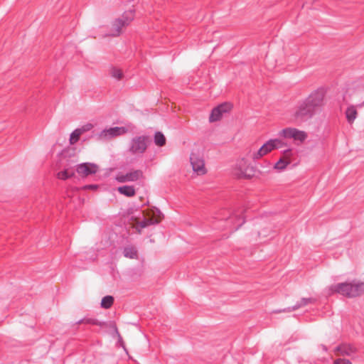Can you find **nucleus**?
I'll return each instance as SVG.
<instances>
[{
  "instance_id": "7",
  "label": "nucleus",
  "mask_w": 364,
  "mask_h": 364,
  "mask_svg": "<svg viewBox=\"0 0 364 364\" xmlns=\"http://www.w3.org/2000/svg\"><path fill=\"white\" fill-rule=\"evenodd\" d=\"M190 161L194 172L198 174L205 173V162L199 154L191 152L190 155Z\"/></svg>"
},
{
  "instance_id": "16",
  "label": "nucleus",
  "mask_w": 364,
  "mask_h": 364,
  "mask_svg": "<svg viewBox=\"0 0 364 364\" xmlns=\"http://www.w3.org/2000/svg\"><path fill=\"white\" fill-rule=\"evenodd\" d=\"M123 255L125 257L135 259L137 257V250L132 245L126 246L123 249Z\"/></svg>"
},
{
  "instance_id": "15",
  "label": "nucleus",
  "mask_w": 364,
  "mask_h": 364,
  "mask_svg": "<svg viewBox=\"0 0 364 364\" xmlns=\"http://www.w3.org/2000/svg\"><path fill=\"white\" fill-rule=\"evenodd\" d=\"M118 192L127 197H132L135 195L136 191L133 186H122L117 188Z\"/></svg>"
},
{
  "instance_id": "20",
  "label": "nucleus",
  "mask_w": 364,
  "mask_h": 364,
  "mask_svg": "<svg viewBox=\"0 0 364 364\" xmlns=\"http://www.w3.org/2000/svg\"><path fill=\"white\" fill-rule=\"evenodd\" d=\"M159 223V221L156 219H153V218H144L143 220H141V222H139L138 223V225L141 228H147L150 225H156Z\"/></svg>"
},
{
  "instance_id": "35",
  "label": "nucleus",
  "mask_w": 364,
  "mask_h": 364,
  "mask_svg": "<svg viewBox=\"0 0 364 364\" xmlns=\"http://www.w3.org/2000/svg\"><path fill=\"white\" fill-rule=\"evenodd\" d=\"M363 105H364V101H363L362 103H360V104L358 105V107H363Z\"/></svg>"
},
{
  "instance_id": "34",
  "label": "nucleus",
  "mask_w": 364,
  "mask_h": 364,
  "mask_svg": "<svg viewBox=\"0 0 364 364\" xmlns=\"http://www.w3.org/2000/svg\"><path fill=\"white\" fill-rule=\"evenodd\" d=\"M290 152H291V149H287V150H285V151H284V153L285 154H288V153H290Z\"/></svg>"
},
{
  "instance_id": "3",
  "label": "nucleus",
  "mask_w": 364,
  "mask_h": 364,
  "mask_svg": "<svg viewBox=\"0 0 364 364\" xmlns=\"http://www.w3.org/2000/svg\"><path fill=\"white\" fill-rule=\"evenodd\" d=\"M150 141L149 136L147 135L133 137L129 141L128 151L133 155L143 154Z\"/></svg>"
},
{
  "instance_id": "21",
  "label": "nucleus",
  "mask_w": 364,
  "mask_h": 364,
  "mask_svg": "<svg viewBox=\"0 0 364 364\" xmlns=\"http://www.w3.org/2000/svg\"><path fill=\"white\" fill-rule=\"evenodd\" d=\"M290 164L289 160H285L282 158L279 159V161L274 164V168L275 169L282 171L286 168L287 165Z\"/></svg>"
},
{
  "instance_id": "11",
  "label": "nucleus",
  "mask_w": 364,
  "mask_h": 364,
  "mask_svg": "<svg viewBox=\"0 0 364 364\" xmlns=\"http://www.w3.org/2000/svg\"><path fill=\"white\" fill-rule=\"evenodd\" d=\"M127 132L124 127H114L102 130L99 134V137L102 139H109L114 136H120Z\"/></svg>"
},
{
  "instance_id": "18",
  "label": "nucleus",
  "mask_w": 364,
  "mask_h": 364,
  "mask_svg": "<svg viewBox=\"0 0 364 364\" xmlns=\"http://www.w3.org/2000/svg\"><path fill=\"white\" fill-rule=\"evenodd\" d=\"M154 141L156 145L163 146L166 144V137L161 132H156L154 136Z\"/></svg>"
},
{
  "instance_id": "5",
  "label": "nucleus",
  "mask_w": 364,
  "mask_h": 364,
  "mask_svg": "<svg viewBox=\"0 0 364 364\" xmlns=\"http://www.w3.org/2000/svg\"><path fill=\"white\" fill-rule=\"evenodd\" d=\"M278 135L284 139H293L294 141L304 142L307 139V134L304 131L294 127H287L282 129Z\"/></svg>"
},
{
  "instance_id": "19",
  "label": "nucleus",
  "mask_w": 364,
  "mask_h": 364,
  "mask_svg": "<svg viewBox=\"0 0 364 364\" xmlns=\"http://www.w3.org/2000/svg\"><path fill=\"white\" fill-rule=\"evenodd\" d=\"M114 299L112 296H110V295L105 296L102 299L100 306L102 308H103L105 309H109L112 306V304L114 303Z\"/></svg>"
},
{
  "instance_id": "30",
  "label": "nucleus",
  "mask_w": 364,
  "mask_h": 364,
  "mask_svg": "<svg viewBox=\"0 0 364 364\" xmlns=\"http://www.w3.org/2000/svg\"><path fill=\"white\" fill-rule=\"evenodd\" d=\"M334 364H352L351 362L346 359H338Z\"/></svg>"
},
{
  "instance_id": "28",
  "label": "nucleus",
  "mask_w": 364,
  "mask_h": 364,
  "mask_svg": "<svg viewBox=\"0 0 364 364\" xmlns=\"http://www.w3.org/2000/svg\"><path fill=\"white\" fill-rule=\"evenodd\" d=\"M114 331L118 337V343L119 344V346L123 348L124 349V350H126L124 342L123 341L122 338L116 327H115Z\"/></svg>"
},
{
  "instance_id": "27",
  "label": "nucleus",
  "mask_w": 364,
  "mask_h": 364,
  "mask_svg": "<svg viewBox=\"0 0 364 364\" xmlns=\"http://www.w3.org/2000/svg\"><path fill=\"white\" fill-rule=\"evenodd\" d=\"M255 168L253 166L247 167L243 172V174L245 177L250 178L252 176H254Z\"/></svg>"
},
{
  "instance_id": "13",
  "label": "nucleus",
  "mask_w": 364,
  "mask_h": 364,
  "mask_svg": "<svg viewBox=\"0 0 364 364\" xmlns=\"http://www.w3.org/2000/svg\"><path fill=\"white\" fill-rule=\"evenodd\" d=\"M274 149V145H272L269 139L266 143H264L257 151L252 154V158L254 160H257Z\"/></svg>"
},
{
  "instance_id": "2",
  "label": "nucleus",
  "mask_w": 364,
  "mask_h": 364,
  "mask_svg": "<svg viewBox=\"0 0 364 364\" xmlns=\"http://www.w3.org/2000/svg\"><path fill=\"white\" fill-rule=\"evenodd\" d=\"M329 291L348 298L356 297L364 293V282L353 280L350 282L338 283L331 286Z\"/></svg>"
},
{
  "instance_id": "25",
  "label": "nucleus",
  "mask_w": 364,
  "mask_h": 364,
  "mask_svg": "<svg viewBox=\"0 0 364 364\" xmlns=\"http://www.w3.org/2000/svg\"><path fill=\"white\" fill-rule=\"evenodd\" d=\"M84 319H85V323H87V324H91V325L100 326H101L102 325V323L99 321L97 318H84Z\"/></svg>"
},
{
  "instance_id": "32",
  "label": "nucleus",
  "mask_w": 364,
  "mask_h": 364,
  "mask_svg": "<svg viewBox=\"0 0 364 364\" xmlns=\"http://www.w3.org/2000/svg\"><path fill=\"white\" fill-rule=\"evenodd\" d=\"M80 323H85V319H84V318H83L80 319L79 321H77L76 322V324H80Z\"/></svg>"
},
{
  "instance_id": "10",
  "label": "nucleus",
  "mask_w": 364,
  "mask_h": 364,
  "mask_svg": "<svg viewBox=\"0 0 364 364\" xmlns=\"http://www.w3.org/2000/svg\"><path fill=\"white\" fill-rule=\"evenodd\" d=\"M231 109V105L229 103L220 104L216 107H214L209 117L210 122H216L220 119L224 113L228 112Z\"/></svg>"
},
{
  "instance_id": "33",
  "label": "nucleus",
  "mask_w": 364,
  "mask_h": 364,
  "mask_svg": "<svg viewBox=\"0 0 364 364\" xmlns=\"http://www.w3.org/2000/svg\"><path fill=\"white\" fill-rule=\"evenodd\" d=\"M321 348L323 349V351L326 352L327 351V347L324 345H321Z\"/></svg>"
},
{
  "instance_id": "14",
  "label": "nucleus",
  "mask_w": 364,
  "mask_h": 364,
  "mask_svg": "<svg viewBox=\"0 0 364 364\" xmlns=\"http://www.w3.org/2000/svg\"><path fill=\"white\" fill-rule=\"evenodd\" d=\"M337 351H340L342 355L353 356L356 353V348L351 344H342L336 348Z\"/></svg>"
},
{
  "instance_id": "24",
  "label": "nucleus",
  "mask_w": 364,
  "mask_h": 364,
  "mask_svg": "<svg viewBox=\"0 0 364 364\" xmlns=\"http://www.w3.org/2000/svg\"><path fill=\"white\" fill-rule=\"evenodd\" d=\"M111 76L119 80L122 78L123 73L121 70L116 68H112L111 70Z\"/></svg>"
},
{
  "instance_id": "8",
  "label": "nucleus",
  "mask_w": 364,
  "mask_h": 364,
  "mask_svg": "<svg viewBox=\"0 0 364 364\" xmlns=\"http://www.w3.org/2000/svg\"><path fill=\"white\" fill-rule=\"evenodd\" d=\"M225 228H230L232 232H235L245 223V219L242 216L234 213L225 219Z\"/></svg>"
},
{
  "instance_id": "12",
  "label": "nucleus",
  "mask_w": 364,
  "mask_h": 364,
  "mask_svg": "<svg viewBox=\"0 0 364 364\" xmlns=\"http://www.w3.org/2000/svg\"><path fill=\"white\" fill-rule=\"evenodd\" d=\"M315 299L313 298H302L299 301H297L294 306H289L283 309H277L273 311L274 313H282V312H291L296 310L302 306H305L309 304L314 303Z\"/></svg>"
},
{
  "instance_id": "22",
  "label": "nucleus",
  "mask_w": 364,
  "mask_h": 364,
  "mask_svg": "<svg viewBox=\"0 0 364 364\" xmlns=\"http://www.w3.org/2000/svg\"><path fill=\"white\" fill-rule=\"evenodd\" d=\"M57 176L59 179L67 180L74 176V172L72 171H69L68 169H65L62 171L58 172Z\"/></svg>"
},
{
  "instance_id": "31",
  "label": "nucleus",
  "mask_w": 364,
  "mask_h": 364,
  "mask_svg": "<svg viewBox=\"0 0 364 364\" xmlns=\"http://www.w3.org/2000/svg\"><path fill=\"white\" fill-rule=\"evenodd\" d=\"M97 185H95V184H90V185H86L84 186V189H90V190H95V189H97Z\"/></svg>"
},
{
  "instance_id": "1",
  "label": "nucleus",
  "mask_w": 364,
  "mask_h": 364,
  "mask_svg": "<svg viewBox=\"0 0 364 364\" xmlns=\"http://www.w3.org/2000/svg\"><path fill=\"white\" fill-rule=\"evenodd\" d=\"M324 99V92L317 89L298 102L293 117L296 122H306L311 119L320 110Z\"/></svg>"
},
{
  "instance_id": "9",
  "label": "nucleus",
  "mask_w": 364,
  "mask_h": 364,
  "mask_svg": "<svg viewBox=\"0 0 364 364\" xmlns=\"http://www.w3.org/2000/svg\"><path fill=\"white\" fill-rule=\"evenodd\" d=\"M98 171V166L94 163L85 162L77 164L76 172L81 176H87L95 174Z\"/></svg>"
},
{
  "instance_id": "26",
  "label": "nucleus",
  "mask_w": 364,
  "mask_h": 364,
  "mask_svg": "<svg viewBox=\"0 0 364 364\" xmlns=\"http://www.w3.org/2000/svg\"><path fill=\"white\" fill-rule=\"evenodd\" d=\"M270 142L274 145V149L282 148L284 145V143L279 139H271Z\"/></svg>"
},
{
  "instance_id": "6",
  "label": "nucleus",
  "mask_w": 364,
  "mask_h": 364,
  "mask_svg": "<svg viewBox=\"0 0 364 364\" xmlns=\"http://www.w3.org/2000/svg\"><path fill=\"white\" fill-rule=\"evenodd\" d=\"M144 173L141 170H134L128 172L126 174L118 173L114 179L118 183L134 182L139 179L143 178Z\"/></svg>"
},
{
  "instance_id": "17",
  "label": "nucleus",
  "mask_w": 364,
  "mask_h": 364,
  "mask_svg": "<svg viewBox=\"0 0 364 364\" xmlns=\"http://www.w3.org/2000/svg\"><path fill=\"white\" fill-rule=\"evenodd\" d=\"M346 116L348 123L351 124L354 122L357 117V111L354 106L348 107L346 110Z\"/></svg>"
},
{
  "instance_id": "23",
  "label": "nucleus",
  "mask_w": 364,
  "mask_h": 364,
  "mask_svg": "<svg viewBox=\"0 0 364 364\" xmlns=\"http://www.w3.org/2000/svg\"><path fill=\"white\" fill-rule=\"evenodd\" d=\"M81 135L80 129L77 128L73 131L70 136V144H74L78 141L80 136Z\"/></svg>"
},
{
  "instance_id": "4",
  "label": "nucleus",
  "mask_w": 364,
  "mask_h": 364,
  "mask_svg": "<svg viewBox=\"0 0 364 364\" xmlns=\"http://www.w3.org/2000/svg\"><path fill=\"white\" fill-rule=\"evenodd\" d=\"M134 18V11L129 10L124 11L121 18L115 19L112 23V31L108 36L112 37L119 36L121 33V29L124 26H128Z\"/></svg>"
},
{
  "instance_id": "29",
  "label": "nucleus",
  "mask_w": 364,
  "mask_h": 364,
  "mask_svg": "<svg viewBox=\"0 0 364 364\" xmlns=\"http://www.w3.org/2000/svg\"><path fill=\"white\" fill-rule=\"evenodd\" d=\"M92 127L93 126L92 124L87 123V124L82 126L80 128H77V129H80V134H82V133H84L85 132L90 131L92 128Z\"/></svg>"
}]
</instances>
